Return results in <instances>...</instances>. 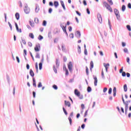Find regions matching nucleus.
<instances>
[{
	"label": "nucleus",
	"mask_w": 131,
	"mask_h": 131,
	"mask_svg": "<svg viewBox=\"0 0 131 131\" xmlns=\"http://www.w3.org/2000/svg\"><path fill=\"white\" fill-rule=\"evenodd\" d=\"M15 18L17 20H19V19H20V14H19V13L16 12L15 13Z\"/></svg>",
	"instance_id": "a211bd4d"
},
{
	"label": "nucleus",
	"mask_w": 131,
	"mask_h": 131,
	"mask_svg": "<svg viewBox=\"0 0 131 131\" xmlns=\"http://www.w3.org/2000/svg\"><path fill=\"white\" fill-rule=\"evenodd\" d=\"M116 96V87H114L113 89V96L115 97Z\"/></svg>",
	"instance_id": "4be33fe9"
},
{
	"label": "nucleus",
	"mask_w": 131,
	"mask_h": 131,
	"mask_svg": "<svg viewBox=\"0 0 131 131\" xmlns=\"http://www.w3.org/2000/svg\"><path fill=\"white\" fill-rule=\"evenodd\" d=\"M52 12H53V9H52L51 8H49L48 10V13H49V14H52Z\"/></svg>",
	"instance_id": "09e8293b"
},
{
	"label": "nucleus",
	"mask_w": 131,
	"mask_h": 131,
	"mask_svg": "<svg viewBox=\"0 0 131 131\" xmlns=\"http://www.w3.org/2000/svg\"><path fill=\"white\" fill-rule=\"evenodd\" d=\"M6 78L7 79V81L8 82V84H10V76L8 75V74L6 75Z\"/></svg>",
	"instance_id": "b1692460"
},
{
	"label": "nucleus",
	"mask_w": 131,
	"mask_h": 131,
	"mask_svg": "<svg viewBox=\"0 0 131 131\" xmlns=\"http://www.w3.org/2000/svg\"><path fill=\"white\" fill-rule=\"evenodd\" d=\"M84 54L85 56H88V50L86 49H84Z\"/></svg>",
	"instance_id": "5fc2aeb1"
},
{
	"label": "nucleus",
	"mask_w": 131,
	"mask_h": 131,
	"mask_svg": "<svg viewBox=\"0 0 131 131\" xmlns=\"http://www.w3.org/2000/svg\"><path fill=\"white\" fill-rule=\"evenodd\" d=\"M124 91L127 92V85L125 84L123 86Z\"/></svg>",
	"instance_id": "5701e85b"
},
{
	"label": "nucleus",
	"mask_w": 131,
	"mask_h": 131,
	"mask_svg": "<svg viewBox=\"0 0 131 131\" xmlns=\"http://www.w3.org/2000/svg\"><path fill=\"white\" fill-rule=\"evenodd\" d=\"M75 36L78 38H80V36H81V34L80 33V31H77L76 33L75 34Z\"/></svg>",
	"instance_id": "1a4fd4ad"
},
{
	"label": "nucleus",
	"mask_w": 131,
	"mask_h": 131,
	"mask_svg": "<svg viewBox=\"0 0 131 131\" xmlns=\"http://www.w3.org/2000/svg\"><path fill=\"white\" fill-rule=\"evenodd\" d=\"M78 54H81V49L80 46L79 45L78 46Z\"/></svg>",
	"instance_id": "cd10ccee"
},
{
	"label": "nucleus",
	"mask_w": 131,
	"mask_h": 131,
	"mask_svg": "<svg viewBox=\"0 0 131 131\" xmlns=\"http://www.w3.org/2000/svg\"><path fill=\"white\" fill-rule=\"evenodd\" d=\"M35 58L36 59H40V56L39 55V53H37L36 54Z\"/></svg>",
	"instance_id": "473e14b6"
},
{
	"label": "nucleus",
	"mask_w": 131,
	"mask_h": 131,
	"mask_svg": "<svg viewBox=\"0 0 131 131\" xmlns=\"http://www.w3.org/2000/svg\"><path fill=\"white\" fill-rule=\"evenodd\" d=\"M33 86H34V88H36V81L34 78H33Z\"/></svg>",
	"instance_id": "6ab92c4d"
},
{
	"label": "nucleus",
	"mask_w": 131,
	"mask_h": 131,
	"mask_svg": "<svg viewBox=\"0 0 131 131\" xmlns=\"http://www.w3.org/2000/svg\"><path fill=\"white\" fill-rule=\"evenodd\" d=\"M15 94H16V87H13V96H15Z\"/></svg>",
	"instance_id": "58836bf2"
},
{
	"label": "nucleus",
	"mask_w": 131,
	"mask_h": 131,
	"mask_svg": "<svg viewBox=\"0 0 131 131\" xmlns=\"http://www.w3.org/2000/svg\"><path fill=\"white\" fill-rule=\"evenodd\" d=\"M126 102H127V105H125V107H127L128 108V103H130L131 101L130 100H128V101H126Z\"/></svg>",
	"instance_id": "bf43d9fd"
},
{
	"label": "nucleus",
	"mask_w": 131,
	"mask_h": 131,
	"mask_svg": "<svg viewBox=\"0 0 131 131\" xmlns=\"http://www.w3.org/2000/svg\"><path fill=\"white\" fill-rule=\"evenodd\" d=\"M42 86V84H41V82H39L38 84V88H41Z\"/></svg>",
	"instance_id": "3c124183"
},
{
	"label": "nucleus",
	"mask_w": 131,
	"mask_h": 131,
	"mask_svg": "<svg viewBox=\"0 0 131 131\" xmlns=\"http://www.w3.org/2000/svg\"><path fill=\"white\" fill-rule=\"evenodd\" d=\"M107 2L110 3V5L112 6L113 5V2H112V0H107Z\"/></svg>",
	"instance_id": "052dcab7"
},
{
	"label": "nucleus",
	"mask_w": 131,
	"mask_h": 131,
	"mask_svg": "<svg viewBox=\"0 0 131 131\" xmlns=\"http://www.w3.org/2000/svg\"><path fill=\"white\" fill-rule=\"evenodd\" d=\"M60 4L64 11H66V8L65 7V4H64V2H63V1H60Z\"/></svg>",
	"instance_id": "ddd939ff"
},
{
	"label": "nucleus",
	"mask_w": 131,
	"mask_h": 131,
	"mask_svg": "<svg viewBox=\"0 0 131 131\" xmlns=\"http://www.w3.org/2000/svg\"><path fill=\"white\" fill-rule=\"evenodd\" d=\"M30 75L32 77H34V72H33V71L32 70V69H30Z\"/></svg>",
	"instance_id": "dca6fc26"
},
{
	"label": "nucleus",
	"mask_w": 131,
	"mask_h": 131,
	"mask_svg": "<svg viewBox=\"0 0 131 131\" xmlns=\"http://www.w3.org/2000/svg\"><path fill=\"white\" fill-rule=\"evenodd\" d=\"M93 78L94 79V85L95 86H97L98 83V79L97 78V76L93 75Z\"/></svg>",
	"instance_id": "6e6552de"
},
{
	"label": "nucleus",
	"mask_w": 131,
	"mask_h": 131,
	"mask_svg": "<svg viewBox=\"0 0 131 131\" xmlns=\"http://www.w3.org/2000/svg\"><path fill=\"white\" fill-rule=\"evenodd\" d=\"M21 40L24 45H26V41L24 39V38H23V37H21Z\"/></svg>",
	"instance_id": "4c0bfd02"
},
{
	"label": "nucleus",
	"mask_w": 131,
	"mask_h": 131,
	"mask_svg": "<svg viewBox=\"0 0 131 131\" xmlns=\"http://www.w3.org/2000/svg\"><path fill=\"white\" fill-rule=\"evenodd\" d=\"M53 68L55 73H57V69L56 68V67L55 66H53Z\"/></svg>",
	"instance_id": "8fccbe9b"
},
{
	"label": "nucleus",
	"mask_w": 131,
	"mask_h": 131,
	"mask_svg": "<svg viewBox=\"0 0 131 131\" xmlns=\"http://www.w3.org/2000/svg\"><path fill=\"white\" fill-rule=\"evenodd\" d=\"M116 18L118 21H120V15L119 14L118 16H116Z\"/></svg>",
	"instance_id": "680f3d73"
},
{
	"label": "nucleus",
	"mask_w": 131,
	"mask_h": 131,
	"mask_svg": "<svg viewBox=\"0 0 131 131\" xmlns=\"http://www.w3.org/2000/svg\"><path fill=\"white\" fill-rule=\"evenodd\" d=\"M24 10L25 14H29L30 13V8L28 7V5L27 4L25 5V7Z\"/></svg>",
	"instance_id": "f257e3e1"
},
{
	"label": "nucleus",
	"mask_w": 131,
	"mask_h": 131,
	"mask_svg": "<svg viewBox=\"0 0 131 131\" xmlns=\"http://www.w3.org/2000/svg\"><path fill=\"white\" fill-rule=\"evenodd\" d=\"M26 68H27V70H29V69L30 68V66H29V64L27 63L26 64Z\"/></svg>",
	"instance_id": "6e6d98bb"
},
{
	"label": "nucleus",
	"mask_w": 131,
	"mask_h": 131,
	"mask_svg": "<svg viewBox=\"0 0 131 131\" xmlns=\"http://www.w3.org/2000/svg\"><path fill=\"white\" fill-rule=\"evenodd\" d=\"M76 13L77 14V15H78V16H81V13H80V12H78V11H76Z\"/></svg>",
	"instance_id": "e2e57ef3"
},
{
	"label": "nucleus",
	"mask_w": 131,
	"mask_h": 131,
	"mask_svg": "<svg viewBox=\"0 0 131 131\" xmlns=\"http://www.w3.org/2000/svg\"><path fill=\"white\" fill-rule=\"evenodd\" d=\"M61 49L62 52H65V51H66V47H65V45H61Z\"/></svg>",
	"instance_id": "a878e982"
},
{
	"label": "nucleus",
	"mask_w": 131,
	"mask_h": 131,
	"mask_svg": "<svg viewBox=\"0 0 131 131\" xmlns=\"http://www.w3.org/2000/svg\"><path fill=\"white\" fill-rule=\"evenodd\" d=\"M68 67L70 72H72L73 71L72 67H73V64H72V62L70 61L69 62V63L68 64Z\"/></svg>",
	"instance_id": "f03ea898"
},
{
	"label": "nucleus",
	"mask_w": 131,
	"mask_h": 131,
	"mask_svg": "<svg viewBox=\"0 0 131 131\" xmlns=\"http://www.w3.org/2000/svg\"><path fill=\"white\" fill-rule=\"evenodd\" d=\"M29 36H30V37L31 38H32V39H33V38H34V35H33V33H30L29 34Z\"/></svg>",
	"instance_id": "bb28decb"
},
{
	"label": "nucleus",
	"mask_w": 131,
	"mask_h": 131,
	"mask_svg": "<svg viewBox=\"0 0 131 131\" xmlns=\"http://www.w3.org/2000/svg\"><path fill=\"white\" fill-rule=\"evenodd\" d=\"M127 110H128V107L125 106V115L127 116Z\"/></svg>",
	"instance_id": "7c9ffc66"
},
{
	"label": "nucleus",
	"mask_w": 131,
	"mask_h": 131,
	"mask_svg": "<svg viewBox=\"0 0 131 131\" xmlns=\"http://www.w3.org/2000/svg\"><path fill=\"white\" fill-rule=\"evenodd\" d=\"M35 23H38V22H39L38 18H35Z\"/></svg>",
	"instance_id": "774afa93"
},
{
	"label": "nucleus",
	"mask_w": 131,
	"mask_h": 131,
	"mask_svg": "<svg viewBox=\"0 0 131 131\" xmlns=\"http://www.w3.org/2000/svg\"><path fill=\"white\" fill-rule=\"evenodd\" d=\"M108 94L109 95H111V94H112V88H110L109 89H108Z\"/></svg>",
	"instance_id": "c03bdc74"
},
{
	"label": "nucleus",
	"mask_w": 131,
	"mask_h": 131,
	"mask_svg": "<svg viewBox=\"0 0 131 131\" xmlns=\"http://www.w3.org/2000/svg\"><path fill=\"white\" fill-rule=\"evenodd\" d=\"M101 77L103 78V79H105V76L104 75V72L103 70L101 72Z\"/></svg>",
	"instance_id": "a19ab883"
},
{
	"label": "nucleus",
	"mask_w": 131,
	"mask_h": 131,
	"mask_svg": "<svg viewBox=\"0 0 131 131\" xmlns=\"http://www.w3.org/2000/svg\"><path fill=\"white\" fill-rule=\"evenodd\" d=\"M8 25L10 28V30H13V26H12V24H11V23L9 21H8Z\"/></svg>",
	"instance_id": "c9c22d12"
},
{
	"label": "nucleus",
	"mask_w": 131,
	"mask_h": 131,
	"mask_svg": "<svg viewBox=\"0 0 131 131\" xmlns=\"http://www.w3.org/2000/svg\"><path fill=\"white\" fill-rule=\"evenodd\" d=\"M52 88H53L54 90H55L56 91H57V90H58V86H57V85H56V84H54L52 86Z\"/></svg>",
	"instance_id": "e433bc0d"
},
{
	"label": "nucleus",
	"mask_w": 131,
	"mask_h": 131,
	"mask_svg": "<svg viewBox=\"0 0 131 131\" xmlns=\"http://www.w3.org/2000/svg\"><path fill=\"white\" fill-rule=\"evenodd\" d=\"M122 76H123V77H125V76H126V73H125V72H123L122 73Z\"/></svg>",
	"instance_id": "de8ad7c7"
},
{
	"label": "nucleus",
	"mask_w": 131,
	"mask_h": 131,
	"mask_svg": "<svg viewBox=\"0 0 131 131\" xmlns=\"http://www.w3.org/2000/svg\"><path fill=\"white\" fill-rule=\"evenodd\" d=\"M34 50L35 51V52H39L40 51V45L38 44L37 45H36L34 48Z\"/></svg>",
	"instance_id": "39448f33"
},
{
	"label": "nucleus",
	"mask_w": 131,
	"mask_h": 131,
	"mask_svg": "<svg viewBox=\"0 0 131 131\" xmlns=\"http://www.w3.org/2000/svg\"><path fill=\"white\" fill-rule=\"evenodd\" d=\"M54 6L55 8H58L59 7V2L58 1H54Z\"/></svg>",
	"instance_id": "f3484780"
},
{
	"label": "nucleus",
	"mask_w": 131,
	"mask_h": 131,
	"mask_svg": "<svg viewBox=\"0 0 131 131\" xmlns=\"http://www.w3.org/2000/svg\"><path fill=\"white\" fill-rule=\"evenodd\" d=\"M62 110L66 115H68V113H67V111H66V109H65V107L64 106L62 107Z\"/></svg>",
	"instance_id": "c85d7f7f"
},
{
	"label": "nucleus",
	"mask_w": 131,
	"mask_h": 131,
	"mask_svg": "<svg viewBox=\"0 0 131 131\" xmlns=\"http://www.w3.org/2000/svg\"><path fill=\"white\" fill-rule=\"evenodd\" d=\"M15 25L16 31L19 33H21V32H22V29H19V27L18 26V24H17V23H15Z\"/></svg>",
	"instance_id": "423d86ee"
},
{
	"label": "nucleus",
	"mask_w": 131,
	"mask_h": 131,
	"mask_svg": "<svg viewBox=\"0 0 131 131\" xmlns=\"http://www.w3.org/2000/svg\"><path fill=\"white\" fill-rule=\"evenodd\" d=\"M77 97L80 99V100H82V99H83V95H80V94H79V96H78Z\"/></svg>",
	"instance_id": "37998d69"
},
{
	"label": "nucleus",
	"mask_w": 131,
	"mask_h": 131,
	"mask_svg": "<svg viewBox=\"0 0 131 131\" xmlns=\"http://www.w3.org/2000/svg\"><path fill=\"white\" fill-rule=\"evenodd\" d=\"M89 112V110H86L84 113V117H86V115H88V112Z\"/></svg>",
	"instance_id": "13d9d810"
},
{
	"label": "nucleus",
	"mask_w": 131,
	"mask_h": 131,
	"mask_svg": "<svg viewBox=\"0 0 131 131\" xmlns=\"http://www.w3.org/2000/svg\"><path fill=\"white\" fill-rule=\"evenodd\" d=\"M29 23H30V25L31 26V27H34V23L33 22L30 21Z\"/></svg>",
	"instance_id": "79ce46f5"
},
{
	"label": "nucleus",
	"mask_w": 131,
	"mask_h": 131,
	"mask_svg": "<svg viewBox=\"0 0 131 131\" xmlns=\"http://www.w3.org/2000/svg\"><path fill=\"white\" fill-rule=\"evenodd\" d=\"M39 70H41V69H42V62L39 63Z\"/></svg>",
	"instance_id": "2f4dec72"
},
{
	"label": "nucleus",
	"mask_w": 131,
	"mask_h": 131,
	"mask_svg": "<svg viewBox=\"0 0 131 131\" xmlns=\"http://www.w3.org/2000/svg\"><path fill=\"white\" fill-rule=\"evenodd\" d=\"M74 94L76 96H77V97H78V96H79L80 94V92L78 91L77 89H75L74 91Z\"/></svg>",
	"instance_id": "f8f14e48"
},
{
	"label": "nucleus",
	"mask_w": 131,
	"mask_h": 131,
	"mask_svg": "<svg viewBox=\"0 0 131 131\" xmlns=\"http://www.w3.org/2000/svg\"><path fill=\"white\" fill-rule=\"evenodd\" d=\"M60 27H61L62 30H64L65 29H66V24L65 23H62L61 24H60Z\"/></svg>",
	"instance_id": "0eeeda50"
},
{
	"label": "nucleus",
	"mask_w": 131,
	"mask_h": 131,
	"mask_svg": "<svg viewBox=\"0 0 131 131\" xmlns=\"http://www.w3.org/2000/svg\"><path fill=\"white\" fill-rule=\"evenodd\" d=\"M16 61L17 62L20 63V59L19 58V57L16 56Z\"/></svg>",
	"instance_id": "0e129e2a"
},
{
	"label": "nucleus",
	"mask_w": 131,
	"mask_h": 131,
	"mask_svg": "<svg viewBox=\"0 0 131 131\" xmlns=\"http://www.w3.org/2000/svg\"><path fill=\"white\" fill-rule=\"evenodd\" d=\"M63 32L66 34L67 37H68V33H67V31H66V29L63 30Z\"/></svg>",
	"instance_id": "4d7b16f0"
},
{
	"label": "nucleus",
	"mask_w": 131,
	"mask_h": 131,
	"mask_svg": "<svg viewBox=\"0 0 131 131\" xmlns=\"http://www.w3.org/2000/svg\"><path fill=\"white\" fill-rule=\"evenodd\" d=\"M86 74L88 76H89V68H88V67H86Z\"/></svg>",
	"instance_id": "a18cd8bd"
},
{
	"label": "nucleus",
	"mask_w": 131,
	"mask_h": 131,
	"mask_svg": "<svg viewBox=\"0 0 131 131\" xmlns=\"http://www.w3.org/2000/svg\"><path fill=\"white\" fill-rule=\"evenodd\" d=\"M43 26H47V21L46 20H43L42 23Z\"/></svg>",
	"instance_id": "864d4df0"
},
{
	"label": "nucleus",
	"mask_w": 131,
	"mask_h": 131,
	"mask_svg": "<svg viewBox=\"0 0 131 131\" xmlns=\"http://www.w3.org/2000/svg\"><path fill=\"white\" fill-rule=\"evenodd\" d=\"M114 12L115 13V15H116V16H118L119 15V11L117 9L115 8L114 10Z\"/></svg>",
	"instance_id": "9d476101"
},
{
	"label": "nucleus",
	"mask_w": 131,
	"mask_h": 131,
	"mask_svg": "<svg viewBox=\"0 0 131 131\" xmlns=\"http://www.w3.org/2000/svg\"><path fill=\"white\" fill-rule=\"evenodd\" d=\"M97 18L99 23H100V24H102V23H103V19L102 18V15H101V14H97Z\"/></svg>",
	"instance_id": "7ed1b4c3"
},
{
	"label": "nucleus",
	"mask_w": 131,
	"mask_h": 131,
	"mask_svg": "<svg viewBox=\"0 0 131 131\" xmlns=\"http://www.w3.org/2000/svg\"><path fill=\"white\" fill-rule=\"evenodd\" d=\"M123 52L126 54H128V50L127 49V48H124L123 49Z\"/></svg>",
	"instance_id": "ea45409f"
},
{
	"label": "nucleus",
	"mask_w": 131,
	"mask_h": 131,
	"mask_svg": "<svg viewBox=\"0 0 131 131\" xmlns=\"http://www.w3.org/2000/svg\"><path fill=\"white\" fill-rule=\"evenodd\" d=\"M125 9H126V7H125V5H123L122 6V12H124L125 11Z\"/></svg>",
	"instance_id": "72a5a7b5"
},
{
	"label": "nucleus",
	"mask_w": 131,
	"mask_h": 131,
	"mask_svg": "<svg viewBox=\"0 0 131 131\" xmlns=\"http://www.w3.org/2000/svg\"><path fill=\"white\" fill-rule=\"evenodd\" d=\"M73 116V112H72L70 115V117H69L68 118V120H69L70 125H72V119H71V117H72Z\"/></svg>",
	"instance_id": "20e7f679"
},
{
	"label": "nucleus",
	"mask_w": 131,
	"mask_h": 131,
	"mask_svg": "<svg viewBox=\"0 0 131 131\" xmlns=\"http://www.w3.org/2000/svg\"><path fill=\"white\" fill-rule=\"evenodd\" d=\"M24 56L25 55L27 56V51L26 49L24 50Z\"/></svg>",
	"instance_id": "603ef678"
},
{
	"label": "nucleus",
	"mask_w": 131,
	"mask_h": 131,
	"mask_svg": "<svg viewBox=\"0 0 131 131\" xmlns=\"http://www.w3.org/2000/svg\"><path fill=\"white\" fill-rule=\"evenodd\" d=\"M103 66L105 67V70H108V67L107 66H110L109 63H104Z\"/></svg>",
	"instance_id": "393cba45"
},
{
	"label": "nucleus",
	"mask_w": 131,
	"mask_h": 131,
	"mask_svg": "<svg viewBox=\"0 0 131 131\" xmlns=\"http://www.w3.org/2000/svg\"><path fill=\"white\" fill-rule=\"evenodd\" d=\"M39 11V6H38V5L36 4L35 9V13H38Z\"/></svg>",
	"instance_id": "2eb2a0df"
},
{
	"label": "nucleus",
	"mask_w": 131,
	"mask_h": 131,
	"mask_svg": "<svg viewBox=\"0 0 131 131\" xmlns=\"http://www.w3.org/2000/svg\"><path fill=\"white\" fill-rule=\"evenodd\" d=\"M56 68H59V66H60V61H58V59H56Z\"/></svg>",
	"instance_id": "aec40b11"
},
{
	"label": "nucleus",
	"mask_w": 131,
	"mask_h": 131,
	"mask_svg": "<svg viewBox=\"0 0 131 131\" xmlns=\"http://www.w3.org/2000/svg\"><path fill=\"white\" fill-rule=\"evenodd\" d=\"M126 28H127V30H128L129 31H131L130 26H129V25H127V26H126Z\"/></svg>",
	"instance_id": "49530a36"
},
{
	"label": "nucleus",
	"mask_w": 131,
	"mask_h": 131,
	"mask_svg": "<svg viewBox=\"0 0 131 131\" xmlns=\"http://www.w3.org/2000/svg\"><path fill=\"white\" fill-rule=\"evenodd\" d=\"M83 4L84 6H86V5H88V4L86 3V1H85V0L83 1Z\"/></svg>",
	"instance_id": "69168bd1"
},
{
	"label": "nucleus",
	"mask_w": 131,
	"mask_h": 131,
	"mask_svg": "<svg viewBox=\"0 0 131 131\" xmlns=\"http://www.w3.org/2000/svg\"><path fill=\"white\" fill-rule=\"evenodd\" d=\"M93 68H94V62L93 61H91L90 62V71H93Z\"/></svg>",
	"instance_id": "9b49d317"
},
{
	"label": "nucleus",
	"mask_w": 131,
	"mask_h": 131,
	"mask_svg": "<svg viewBox=\"0 0 131 131\" xmlns=\"http://www.w3.org/2000/svg\"><path fill=\"white\" fill-rule=\"evenodd\" d=\"M64 104L66 106H68V107H70L71 106V103H70V102L67 101L66 100L64 101Z\"/></svg>",
	"instance_id": "4468645a"
},
{
	"label": "nucleus",
	"mask_w": 131,
	"mask_h": 131,
	"mask_svg": "<svg viewBox=\"0 0 131 131\" xmlns=\"http://www.w3.org/2000/svg\"><path fill=\"white\" fill-rule=\"evenodd\" d=\"M38 39L39 40H42V39H43V37L41 36V35H39L38 37Z\"/></svg>",
	"instance_id": "f704fd0d"
},
{
	"label": "nucleus",
	"mask_w": 131,
	"mask_h": 131,
	"mask_svg": "<svg viewBox=\"0 0 131 131\" xmlns=\"http://www.w3.org/2000/svg\"><path fill=\"white\" fill-rule=\"evenodd\" d=\"M87 92L88 93H91V92H92V88L90 86H89L87 88Z\"/></svg>",
	"instance_id": "c756f323"
},
{
	"label": "nucleus",
	"mask_w": 131,
	"mask_h": 131,
	"mask_svg": "<svg viewBox=\"0 0 131 131\" xmlns=\"http://www.w3.org/2000/svg\"><path fill=\"white\" fill-rule=\"evenodd\" d=\"M122 101L123 103V105H124V106H127V102H126L124 100V98H123V96L122 97Z\"/></svg>",
	"instance_id": "412c9836"
},
{
	"label": "nucleus",
	"mask_w": 131,
	"mask_h": 131,
	"mask_svg": "<svg viewBox=\"0 0 131 131\" xmlns=\"http://www.w3.org/2000/svg\"><path fill=\"white\" fill-rule=\"evenodd\" d=\"M127 7L128 9H131V4L129 3L127 5Z\"/></svg>",
	"instance_id": "338daca9"
}]
</instances>
